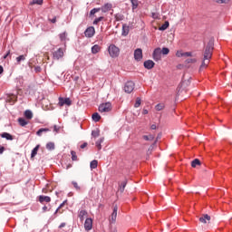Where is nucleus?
Instances as JSON below:
<instances>
[{"instance_id": "8", "label": "nucleus", "mask_w": 232, "mask_h": 232, "mask_svg": "<svg viewBox=\"0 0 232 232\" xmlns=\"http://www.w3.org/2000/svg\"><path fill=\"white\" fill-rule=\"evenodd\" d=\"M84 35H85V37L92 39V37H93V35H95V27H93V26L87 27L86 30L84 31Z\"/></svg>"}, {"instance_id": "29", "label": "nucleus", "mask_w": 232, "mask_h": 232, "mask_svg": "<svg viewBox=\"0 0 232 232\" xmlns=\"http://www.w3.org/2000/svg\"><path fill=\"white\" fill-rule=\"evenodd\" d=\"M18 124H20L22 127H24L26 124H28V121H26L24 118H18Z\"/></svg>"}, {"instance_id": "40", "label": "nucleus", "mask_w": 232, "mask_h": 232, "mask_svg": "<svg viewBox=\"0 0 232 232\" xmlns=\"http://www.w3.org/2000/svg\"><path fill=\"white\" fill-rule=\"evenodd\" d=\"M43 3H44V0H33L32 2H30V5H31V6H33V5H43Z\"/></svg>"}, {"instance_id": "46", "label": "nucleus", "mask_w": 232, "mask_h": 232, "mask_svg": "<svg viewBox=\"0 0 232 232\" xmlns=\"http://www.w3.org/2000/svg\"><path fill=\"white\" fill-rule=\"evenodd\" d=\"M34 72L35 73H41L43 72V68H41L39 65L34 66Z\"/></svg>"}, {"instance_id": "60", "label": "nucleus", "mask_w": 232, "mask_h": 232, "mask_svg": "<svg viewBox=\"0 0 232 232\" xmlns=\"http://www.w3.org/2000/svg\"><path fill=\"white\" fill-rule=\"evenodd\" d=\"M148 113H149L148 110L147 109H143L142 114L143 115H148Z\"/></svg>"}, {"instance_id": "45", "label": "nucleus", "mask_w": 232, "mask_h": 232, "mask_svg": "<svg viewBox=\"0 0 232 232\" xmlns=\"http://www.w3.org/2000/svg\"><path fill=\"white\" fill-rule=\"evenodd\" d=\"M141 100L140 98L136 99V102L134 103V108H139L140 106Z\"/></svg>"}, {"instance_id": "32", "label": "nucleus", "mask_w": 232, "mask_h": 232, "mask_svg": "<svg viewBox=\"0 0 232 232\" xmlns=\"http://www.w3.org/2000/svg\"><path fill=\"white\" fill-rule=\"evenodd\" d=\"M25 60H26V54H22V55H19L18 57H16L17 64H21V62L25 61Z\"/></svg>"}, {"instance_id": "55", "label": "nucleus", "mask_w": 232, "mask_h": 232, "mask_svg": "<svg viewBox=\"0 0 232 232\" xmlns=\"http://www.w3.org/2000/svg\"><path fill=\"white\" fill-rule=\"evenodd\" d=\"M87 146H88V142H83V143L80 146V148H81V150H84V148H87Z\"/></svg>"}, {"instance_id": "9", "label": "nucleus", "mask_w": 232, "mask_h": 232, "mask_svg": "<svg viewBox=\"0 0 232 232\" xmlns=\"http://www.w3.org/2000/svg\"><path fill=\"white\" fill-rule=\"evenodd\" d=\"M53 57L56 61H59V59H63V57H64V52L63 51V48H59L57 51H55L53 53Z\"/></svg>"}, {"instance_id": "13", "label": "nucleus", "mask_w": 232, "mask_h": 232, "mask_svg": "<svg viewBox=\"0 0 232 232\" xmlns=\"http://www.w3.org/2000/svg\"><path fill=\"white\" fill-rule=\"evenodd\" d=\"M38 200L40 204H44V202L50 203L52 202V198L50 196L41 195L38 197Z\"/></svg>"}, {"instance_id": "14", "label": "nucleus", "mask_w": 232, "mask_h": 232, "mask_svg": "<svg viewBox=\"0 0 232 232\" xmlns=\"http://www.w3.org/2000/svg\"><path fill=\"white\" fill-rule=\"evenodd\" d=\"M190 84H191V78L188 80H182L180 84L179 85V88H182L183 90H185V88H188V86H189Z\"/></svg>"}, {"instance_id": "37", "label": "nucleus", "mask_w": 232, "mask_h": 232, "mask_svg": "<svg viewBox=\"0 0 232 232\" xmlns=\"http://www.w3.org/2000/svg\"><path fill=\"white\" fill-rule=\"evenodd\" d=\"M68 35V34L65 32L59 34V37H60V41L62 43H63V41H66V36Z\"/></svg>"}, {"instance_id": "51", "label": "nucleus", "mask_w": 232, "mask_h": 232, "mask_svg": "<svg viewBox=\"0 0 232 232\" xmlns=\"http://www.w3.org/2000/svg\"><path fill=\"white\" fill-rule=\"evenodd\" d=\"M50 209H52V208H48V206H46V205H44V206L43 207V212H44V213H46V211H50Z\"/></svg>"}, {"instance_id": "16", "label": "nucleus", "mask_w": 232, "mask_h": 232, "mask_svg": "<svg viewBox=\"0 0 232 232\" xmlns=\"http://www.w3.org/2000/svg\"><path fill=\"white\" fill-rule=\"evenodd\" d=\"M119 208L117 207V205H115L113 207V210H112V213H111V222L113 224H115V222L117 221V211H118Z\"/></svg>"}, {"instance_id": "52", "label": "nucleus", "mask_w": 232, "mask_h": 232, "mask_svg": "<svg viewBox=\"0 0 232 232\" xmlns=\"http://www.w3.org/2000/svg\"><path fill=\"white\" fill-rule=\"evenodd\" d=\"M176 55H177L178 57H184V53H183L182 51H178V52L176 53Z\"/></svg>"}, {"instance_id": "15", "label": "nucleus", "mask_w": 232, "mask_h": 232, "mask_svg": "<svg viewBox=\"0 0 232 232\" xmlns=\"http://www.w3.org/2000/svg\"><path fill=\"white\" fill-rule=\"evenodd\" d=\"M128 34H130V26L126 24H122L121 35L123 37H127Z\"/></svg>"}, {"instance_id": "21", "label": "nucleus", "mask_w": 232, "mask_h": 232, "mask_svg": "<svg viewBox=\"0 0 232 232\" xmlns=\"http://www.w3.org/2000/svg\"><path fill=\"white\" fill-rule=\"evenodd\" d=\"M39 148H41V145H36L33 150H32V152H31V159H34L35 158V156L37 155V152L39 151Z\"/></svg>"}, {"instance_id": "19", "label": "nucleus", "mask_w": 232, "mask_h": 232, "mask_svg": "<svg viewBox=\"0 0 232 232\" xmlns=\"http://www.w3.org/2000/svg\"><path fill=\"white\" fill-rule=\"evenodd\" d=\"M207 220H211V216L204 214L203 217L199 218V222L202 224H208Z\"/></svg>"}, {"instance_id": "22", "label": "nucleus", "mask_w": 232, "mask_h": 232, "mask_svg": "<svg viewBox=\"0 0 232 232\" xmlns=\"http://www.w3.org/2000/svg\"><path fill=\"white\" fill-rule=\"evenodd\" d=\"M127 185H128V179H125L123 181H121V183L120 185L121 193H124V189L126 188Z\"/></svg>"}, {"instance_id": "64", "label": "nucleus", "mask_w": 232, "mask_h": 232, "mask_svg": "<svg viewBox=\"0 0 232 232\" xmlns=\"http://www.w3.org/2000/svg\"><path fill=\"white\" fill-rule=\"evenodd\" d=\"M150 146H152V148H155V146H157V140H155V141Z\"/></svg>"}, {"instance_id": "43", "label": "nucleus", "mask_w": 232, "mask_h": 232, "mask_svg": "<svg viewBox=\"0 0 232 232\" xmlns=\"http://www.w3.org/2000/svg\"><path fill=\"white\" fill-rule=\"evenodd\" d=\"M155 109L157 111H160L164 110V104L159 103L156 105Z\"/></svg>"}, {"instance_id": "18", "label": "nucleus", "mask_w": 232, "mask_h": 232, "mask_svg": "<svg viewBox=\"0 0 232 232\" xmlns=\"http://www.w3.org/2000/svg\"><path fill=\"white\" fill-rule=\"evenodd\" d=\"M7 102H10L11 104H15V102H17V95L10 94L7 97Z\"/></svg>"}, {"instance_id": "59", "label": "nucleus", "mask_w": 232, "mask_h": 232, "mask_svg": "<svg viewBox=\"0 0 232 232\" xmlns=\"http://www.w3.org/2000/svg\"><path fill=\"white\" fill-rule=\"evenodd\" d=\"M51 23H53L54 24V23H57V17H53V19H51Z\"/></svg>"}, {"instance_id": "28", "label": "nucleus", "mask_w": 232, "mask_h": 232, "mask_svg": "<svg viewBox=\"0 0 232 232\" xmlns=\"http://www.w3.org/2000/svg\"><path fill=\"white\" fill-rule=\"evenodd\" d=\"M92 119L94 121V122H99V121H101V114H99V112H94Z\"/></svg>"}, {"instance_id": "5", "label": "nucleus", "mask_w": 232, "mask_h": 232, "mask_svg": "<svg viewBox=\"0 0 232 232\" xmlns=\"http://www.w3.org/2000/svg\"><path fill=\"white\" fill-rule=\"evenodd\" d=\"M152 59L156 63H159V61L162 60V52L160 47L155 48L153 53H152Z\"/></svg>"}, {"instance_id": "36", "label": "nucleus", "mask_w": 232, "mask_h": 232, "mask_svg": "<svg viewBox=\"0 0 232 232\" xmlns=\"http://www.w3.org/2000/svg\"><path fill=\"white\" fill-rule=\"evenodd\" d=\"M92 136L94 139H97V137H100V136H101V130H99V129H96L95 130H92Z\"/></svg>"}, {"instance_id": "38", "label": "nucleus", "mask_w": 232, "mask_h": 232, "mask_svg": "<svg viewBox=\"0 0 232 232\" xmlns=\"http://www.w3.org/2000/svg\"><path fill=\"white\" fill-rule=\"evenodd\" d=\"M143 139H144V140H149V141H151V140H154V139H155V136H153V135H143V137H142Z\"/></svg>"}, {"instance_id": "54", "label": "nucleus", "mask_w": 232, "mask_h": 232, "mask_svg": "<svg viewBox=\"0 0 232 232\" xmlns=\"http://www.w3.org/2000/svg\"><path fill=\"white\" fill-rule=\"evenodd\" d=\"M160 139H162V132L158 133L157 138H156L157 142H159V140H160Z\"/></svg>"}, {"instance_id": "39", "label": "nucleus", "mask_w": 232, "mask_h": 232, "mask_svg": "<svg viewBox=\"0 0 232 232\" xmlns=\"http://www.w3.org/2000/svg\"><path fill=\"white\" fill-rule=\"evenodd\" d=\"M71 155H72V160L73 161L79 160V159L77 158V152H75V150H72Z\"/></svg>"}, {"instance_id": "42", "label": "nucleus", "mask_w": 232, "mask_h": 232, "mask_svg": "<svg viewBox=\"0 0 232 232\" xmlns=\"http://www.w3.org/2000/svg\"><path fill=\"white\" fill-rule=\"evenodd\" d=\"M187 64H194V63H197V59L195 58H188L185 61Z\"/></svg>"}, {"instance_id": "41", "label": "nucleus", "mask_w": 232, "mask_h": 232, "mask_svg": "<svg viewBox=\"0 0 232 232\" xmlns=\"http://www.w3.org/2000/svg\"><path fill=\"white\" fill-rule=\"evenodd\" d=\"M169 53V48L168 47H163L161 49V55H168Z\"/></svg>"}, {"instance_id": "58", "label": "nucleus", "mask_w": 232, "mask_h": 232, "mask_svg": "<svg viewBox=\"0 0 232 232\" xmlns=\"http://www.w3.org/2000/svg\"><path fill=\"white\" fill-rule=\"evenodd\" d=\"M66 227V223H61V225L59 226V229H63V227Z\"/></svg>"}, {"instance_id": "10", "label": "nucleus", "mask_w": 232, "mask_h": 232, "mask_svg": "<svg viewBox=\"0 0 232 232\" xmlns=\"http://www.w3.org/2000/svg\"><path fill=\"white\" fill-rule=\"evenodd\" d=\"M92 227H93V219L87 218L84 222L85 231H92Z\"/></svg>"}, {"instance_id": "4", "label": "nucleus", "mask_w": 232, "mask_h": 232, "mask_svg": "<svg viewBox=\"0 0 232 232\" xmlns=\"http://www.w3.org/2000/svg\"><path fill=\"white\" fill-rule=\"evenodd\" d=\"M100 113H108L111 110V102H108L105 103L100 104L98 108Z\"/></svg>"}, {"instance_id": "62", "label": "nucleus", "mask_w": 232, "mask_h": 232, "mask_svg": "<svg viewBox=\"0 0 232 232\" xmlns=\"http://www.w3.org/2000/svg\"><path fill=\"white\" fill-rule=\"evenodd\" d=\"M150 130H157V125L152 124V125L150 126Z\"/></svg>"}, {"instance_id": "56", "label": "nucleus", "mask_w": 232, "mask_h": 232, "mask_svg": "<svg viewBox=\"0 0 232 232\" xmlns=\"http://www.w3.org/2000/svg\"><path fill=\"white\" fill-rule=\"evenodd\" d=\"M6 149L5 148V146H0V155H3V153H5V150Z\"/></svg>"}, {"instance_id": "50", "label": "nucleus", "mask_w": 232, "mask_h": 232, "mask_svg": "<svg viewBox=\"0 0 232 232\" xmlns=\"http://www.w3.org/2000/svg\"><path fill=\"white\" fill-rule=\"evenodd\" d=\"M183 57H193V54L191 53V52H185Z\"/></svg>"}, {"instance_id": "1", "label": "nucleus", "mask_w": 232, "mask_h": 232, "mask_svg": "<svg viewBox=\"0 0 232 232\" xmlns=\"http://www.w3.org/2000/svg\"><path fill=\"white\" fill-rule=\"evenodd\" d=\"M215 50V37H210L208 44L205 45L204 53H203V61L200 65V70L202 68H207L208 63H206V61H209L211 57H213V51Z\"/></svg>"}, {"instance_id": "30", "label": "nucleus", "mask_w": 232, "mask_h": 232, "mask_svg": "<svg viewBox=\"0 0 232 232\" xmlns=\"http://www.w3.org/2000/svg\"><path fill=\"white\" fill-rule=\"evenodd\" d=\"M99 52H101V46H99L98 44H95L92 47V53L95 54L99 53Z\"/></svg>"}, {"instance_id": "31", "label": "nucleus", "mask_w": 232, "mask_h": 232, "mask_svg": "<svg viewBox=\"0 0 232 232\" xmlns=\"http://www.w3.org/2000/svg\"><path fill=\"white\" fill-rule=\"evenodd\" d=\"M97 166H99V161H97V160H93L92 161H91L90 163L91 169H97Z\"/></svg>"}, {"instance_id": "61", "label": "nucleus", "mask_w": 232, "mask_h": 232, "mask_svg": "<svg viewBox=\"0 0 232 232\" xmlns=\"http://www.w3.org/2000/svg\"><path fill=\"white\" fill-rule=\"evenodd\" d=\"M5 72V68H3V65H0V75Z\"/></svg>"}, {"instance_id": "49", "label": "nucleus", "mask_w": 232, "mask_h": 232, "mask_svg": "<svg viewBox=\"0 0 232 232\" xmlns=\"http://www.w3.org/2000/svg\"><path fill=\"white\" fill-rule=\"evenodd\" d=\"M96 148L99 150H102V145H101L102 143H101V141H96Z\"/></svg>"}, {"instance_id": "11", "label": "nucleus", "mask_w": 232, "mask_h": 232, "mask_svg": "<svg viewBox=\"0 0 232 232\" xmlns=\"http://www.w3.org/2000/svg\"><path fill=\"white\" fill-rule=\"evenodd\" d=\"M134 59L135 61H137L138 63L142 61V49L140 48H137L134 51Z\"/></svg>"}, {"instance_id": "26", "label": "nucleus", "mask_w": 232, "mask_h": 232, "mask_svg": "<svg viewBox=\"0 0 232 232\" xmlns=\"http://www.w3.org/2000/svg\"><path fill=\"white\" fill-rule=\"evenodd\" d=\"M197 166H202V162L198 159H195L191 161L192 168H197Z\"/></svg>"}, {"instance_id": "25", "label": "nucleus", "mask_w": 232, "mask_h": 232, "mask_svg": "<svg viewBox=\"0 0 232 232\" xmlns=\"http://www.w3.org/2000/svg\"><path fill=\"white\" fill-rule=\"evenodd\" d=\"M47 131H50V129L48 128H41L36 131V135L38 137H41L43 135V133H47Z\"/></svg>"}, {"instance_id": "2", "label": "nucleus", "mask_w": 232, "mask_h": 232, "mask_svg": "<svg viewBox=\"0 0 232 232\" xmlns=\"http://www.w3.org/2000/svg\"><path fill=\"white\" fill-rule=\"evenodd\" d=\"M113 8V5L110 3L104 4L102 7H95L92 9L89 13V17L91 19H93L95 17V14H99V12H102V14H106L107 12H110Z\"/></svg>"}, {"instance_id": "7", "label": "nucleus", "mask_w": 232, "mask_h": 232, "mask_svg": "<svg viewBox=\"0 0 232 232\" xmlns=\"http://www.w3.org/2000/svg\"><path fill=\"white\" fill-rule=\"evenodd\" d=\"M58 101H59L58 104L61 107L70 106L72 104V100L70 98L59 97Z\"/></svg>"}, {"instance_id": "27", "label": "nucleus", "mask_w": 232, "mask_h": 232, "mask_svg": "<svg viewBox=\"0 0 232 232\" xmlns=\"http://www.w3.org/2000/svg\"><path fill=\"white\" fill-rule=\"evenodd\" d=\"M86 215H88V212H87L86 210H81V211L79 212L78 217H79L81 222H83V221H84V217H86Z\"/></svg>"}, {"instance_id": "35", "label": "nucleus", "mask_w": 232, "mask_h": 232, "mask_svg": "<svg viewBox=\"0 0 232 232\" xmlns=\"http://www.w3.org/2000/svg\"><path fill=\"white\" fill-rule=\"evenodd\" d=\"M101 21H104V16H99L95 18L92 22V24L97 25L101 23Z\"/></svg>"}, {"instance_id": "48", "label": "nucleus", "mask_w": 232, "mask_h": 232, "mask_svg": "<svg viewBox=\"0 0 232 232\" xmlns=\"http://www.w3.org/2000/svg\"><path fill=\"white\" fill-rule=\"evenodd\" d=\"M68 204V199H65L60 206L58 207V209H62V208H64V205Z\"/></svg>"}, {"instance_id": "20", "label": "nucleus", "mask_w": 232, "mask_h": 232, "mask_svg": "<svg viewBox=\"0 0 232 232\" xmlns=\"http://www.w3.org/2000/svg\"><path fill=\"white\" fill-rule=\"evenodd\" d=\"M24 115L25 119H27V121H32V119H34V112H32V111H30V110H26L24 112Z\"/></svg>"}, {"instance_id": "24", "label": "nucleus", "mask_w": 232, "mask_h": 232, "mask_svg": "<svg viewBox=\"0 0 232 232\" xmlns=\"http://www.w3.org/2000/svg\"><path fill=\"white\" fill-rule=\"evenodd\" d=\"M45 148L49 151H53V150H55V143H53L52 141H49V142L46 143Z\"/></svg>"}, {"instance_id": "12", "label": "nucleus", "mask_w": 232, "mask_h": 232, "mask_svg": "<svg viewBox=\"0 0 232 232\" xmlns=\"http://www.w3.org/2000/svg\"><path fill=\"white\" fill-rule=\"evenodd\" d=\"M143 66L146 70H153V68H155V62L147 60L143 63Z\"/></svg>"}, {"instance_id": "34", "label": "nucleus", "mask_w": 232, "mask_h": 232, "mask_svg": "<svg viewBox=\"0 0 232 232\" xmlns=\"http://www.w3.org/2000/svg\"><path fill=\"white\" fill-rule=\"evenodd\" d=\"M115 21H124V14H114Z\"/></svg>"}, {"instance_id": "33", "label": "nucleus", "mask_w": 232, "mask_h": 232, "mask_svg": "<svg viewBox=\"0 0 232 232\" xmlns=\"http://www.w3.org/2000/svg\"><path fill=\"white\" fill-rule=\"evenodd\" d=\"M132 10L139 8V0H130Z\"/></svg>"}, {"instance_id": "3", "label": "nucleus", "mask_w": 232, "mask_h": 232, "mask_svg": "<svg viewBox=\"0 0 232 232\" xmlns=\"http://www.w3.org/2000/svg\"><path fill=\"white\" fill-rule=\"evenodd\" d=\"M108 53L110 54V57H111L112 59H117V57L121 55V49H119V47L112 44L109 45Z\"/></svg>"}, {"instance_id": "23", "label": "nucleus", "mask_w": 232, "mask_h": 232, "mask_svg": "<svg viewBox=\"0 0 232 232\" xmlns=\"http://www.w3.org/2000/svg\"><path fill=\"white\" fill-rule=\"evenodd\" d=\"M168 28H169V22L166 21L163 24H161L159 27L160 32H165V30H168Z\"/></svg>"}, {"instance_id": "57", "label": "nucleus", "mask_w": 232, "mask_h": 232, "mask_svg": "<svg viewBox=\"0 0 232 232\" xmlns=\"http://www.w3.org/2000/svg\"><path fill=\"white\" fill-rule=\"evenodd\" d=\"M53 131H56V133H59V128L57 127V125L53 126Z\"/></svg>"}, {"instance_id": "6", "label": "nucleus", "mask_w": 232, "mask_h": 232, "mask_svg": "<svg viewBox=\"0 0 232 232\" xmlns=\"http://www.w3.org/2000/svg\"><path fill=\"white\" fill-rule=\"evenodd\" d=\"M135 90V82L133 81H128L124 85L125 93H131Z\"/></svg>"}, {"instance_id": "53", "label": "nucleus", "mask_w": 232, "mask_h": 232, "mask_svg": "<svg viewBox=\"0 0 232 232\" xmlns=\"http://www.w3.org/2000/svg\"><path fill=\"white\" fill-rule=\"evenodd\" d=\"M153 151V146H150L149 150L147 151V155H151V152Z\"/></svg>"}, {"instance_id": "47", "label": "nucleus", "mask_w": 232, "mask_h": 232, "mask_svg": "<svg viewBox=\"0 0 232 232\" xmlns=\"http://www.w3.org/2000/svg\"><path fill=\"white\" fill-rule=\"evenodd\" d=\"M217 3L219 5H227L229 3V0H217Z\"/></svg>"}, {"instance_id": "44", "label": "nucleus", "mask_w": 232, "mask_h": 232, "mask_svg": "<svg viewBox=\"0 0 232 232\" xmlns=\"http://www.w3.org/2000/svg\"><path fill=\"white\" fill-rule=\"evenodd\" d=\"M72 184L76 191H81V187H79V184H77L76 181H72Z\"/></svg>"}, {"instance_id": "17", "label": "nucleus", "mask_w": 232, "mask_h": 232, "mask_svg": "<svg viewBox=\"0 0 232 232\" xmlns=\"http://www.w3.org/2000/svg\"><path fill=\"white\" fill-rule=\"evenodd\" d=\"M0 137H2V139H5L6 140H14V135L8 132H2Z\"/></svg>"}, {"instance_id": "63", "label": "nucleus", "mask_w": 232, "mask_h": 232, "mask_svg": "<svg viewBox=\"0 0 232 232\" xmlns=\"http://www.w3.org/2000/svg\"><path fill=\"white\" fill-rule=\"evenodd\" d=\"M8 55H10V51H8V52L4 55V59H6V57H8Z\"/></svg>"}]
</instances>
